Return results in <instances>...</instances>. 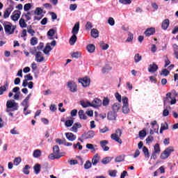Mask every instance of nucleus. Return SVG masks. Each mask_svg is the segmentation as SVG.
Here are the masks:
<instances>
[{"label":"nucleus","mask_w":178,"mask_h":178,"mask_svg":"<svg viewBox=\"0 0 178 178\" xmlns=\"http://www.w3.org/2000/svg\"><path fill=\"white\" fill-rule=\"evenodd\" d=\"M99 155H98V154H96L92 159V164L95 166L97 165V163H98V162H99Z\"/></svg>","instance_id":"nucleus-19"},{"label":"nucleus","mask_w":178,"mask_h":178,"mask_svg":"<svg viewBox=\"0 0 178 178\" xmlns=\"http://www.w3.org/2000/svg\"><path fill=\"white\" fill-rule=\"evenodd\" d=\"M154 141V136H149L146 138L147 144H151Z\"/></svg>","instance_id":"nucleus-49"},{"label":"nucleus","mask_w":178,"mask_h":178,"mask_svg":"<svg viewBox=\"0 0 178 178\" xmlns=\"http://www.w3.org/2000/svg\"><path fill=\"white\" fill-rule=\"evenodd\" d=\"M90 104L92 108H99V106L102 105V101H101V99L98 98H96L93 99V101Z\"/></svg>","instance_id":"nucleus-7"},{"label":"nucleus","mask_w":178,"mask_h":178,"mask_svg":"<svg viewBox=\"0 0 178 178\" xmlns=\"http://www.w3.org/2000/svg\"><path fill=\"white\" fill-rule=\"evenodd\" d=\"M174 151L175 149H173V147H168L161 153L160 156L161 159H168V158L170 156V154H172V152Z\"/></svg>","instance_id":"nucleus-3"},{"label":"nucleus","mask_w":178,"mask_h":178,"mask_svg":"<svg viewBox=\"0 0 178 178\" xmlns=\"http://www.w3.org/2000/svg\"><path fill=\"white\" fill-rule=\"evenodd\" d=\"M20 15H22V12L15 10L10 16V18L13 20V22H17L19 19H20Z\"/></svg>","instance_id":"nucleus-6"},{"label":"nucleus","mask_w":178,"mask_h":178,"mask_svg":"<svg viewBox=\"0 0 178 178\" xmlns=\"http://www.w3.org/2000/svg\"><path fill=\"white\" fill-rule=\"evenodd\" d=\"M79 30H80V22H76L72 28V33L76 35L79 34Z\"/></svg>","instance_id":"nucleus-12"},{"label":"nucleus","mask_w":178,"mask_h":178,"mask_svg":"<svg viewBox=\"0 0 178 178\" xmlns=\"http://www.w3.org/2000/svg\"><path fill=\"white\" fill-rule=\"evenodd\" d=\"M38 44V39L35 37H33L31 39V45H37Z\"/></svg>","instance_id":"nucleus-41"},{"label":"nucleus","mask_w":178,"mask_h":178,"mask_svg":"<svg viewBox=\"0 0 178 178\" xmlns=\"http://www.w3.org/2000/svg\"><path fill=\"white\" fill-rule=\"evenodd\" d=\"M72 56L73 58H75V59H77V58H80V56H81V53H80V52H79V51H76V52H75V53H73V54H72Z\"/></svg>","instance_id":"nucleus-51"},{"label":"nucleus","mask_w":178,"mask_h":178,"mask_svg":"<svg viewBox=\"0 0 178 178\" xmlns=\"http://www.w3.org/2000/svg\"><path fill=\"white\" fill-rule=\"evenodd\" d=\"M86 49L89 54H93L95 51V45L94 44H88L86 47Z\"/></svg>","instance_id":"nucleus-18"},{"label":"nucleus","mask_w":178,"mask_h":178,"mask_svg":"<svg viewBox=\"0 0 178 178\" xmlns=\"http://www.w3.org/2000/svg\"><path fill=\"white\" fill-rule=\"evenodd\" d=\"M81 105L83 106V108H88V106H91V102L84 100H81Z\"/></svg>","instance_id":"nucleus-30"},{"label":"nucleus","mask_w":178,"mask_h":178,"mask_svg":"<svg viewBox=\"0 0 178 178\" xmlns=\"http://www.w3.org/2000/svg\"><path fill=\"white\" fill-rule=\"evenodd\" d=\"M118 171L116 170H108V175L111 177H116Z\"/></svg>","instance_id":"nucleus-37"},{"label":"nucleus","mask_w":178,"mask_h":178,"mask_svg":"<svg viewBox=\"0 0 178 178\" xmlns=\"http://www.w3.org/2000/svg\"><path fill=\"white\" fill-rule=\"evenodd\" d=\"M67 88L70 89L71 92H76L77 91V85L74 81H69L67 83Z\"/></svg>","instance_id":"nucleus-5"},{"label":"nucleus","mask_w":178,"mask_h":178,"mask_svg":"<svg viewBox=\"0 0 178 178\" xmlns=\"http://www.w3.org/2000/svg\"><path fill=\"white\" fill-rule=\"evenodd\" d=\"M140 150L138 149H136L135 153L133 155V157L136 159V158H138L140 156Z\"/></svg>","instance_id":"nucleus-57"},{"label":"nucleus","mask_w":178,"mask_h":178,"mask_svg":"<svg viewBox=\"0 0 178 178\" xmlns=\"http://www.w3.org/2000/svg\"><path fill=\"white\" fill-rule=\"evenodd\" d=\"M111 161H112V158L106 157L102 160V163H103V165H108Z\"/></svg>","instance_id":"nucleus-34"},{"label":"nucleus","mask_w":178,"mask_h":178,"mask_svg":"<svg viewBox=\"0 0 178 178\" xmlns=\"http://www.w3.org/2000/svg\"><path fill=\"white\" fill-rule=\"evenodd\" d=\"M158 69V65H156L155 63H153L149 65L148 72H149V73H155Z\"/></svg>","instance_id":"nucleus-10"},{"label":"nucleus","mask_w":178,"mask_h":178,"mask_svg":"<svg viewBox=\"0 0 178 178\" xmlns=\"http://www.w3.org/2000/svg\"><path fill=\"white\" fill-rule=\"evenodd\" d=\"M91 35L93 38H98L99 37V32L97 29H92L91 31Z\"/></svg>","instance_id":"nucleus-21"},{"label":"nucleus","mask_w":178,"mask_h":178,"mask_svg":"<svg viewBox=\"0 0 178 178\" xmlns=\"http://www.w3.org/2000/svg\"><path fill=\"white\" fill-rule=\"evenodd\" d=\"M122 112L125 115L129 113V112H130V108H129V106H122Z\"/></svg>","instance_id":"nucleus-43"},{"label":"nucleus","mask_w":178,"mask_h":178,"mask_svg":"<svg viewBox=\"0 0 178 178\" xmlns=\"http://www.w3.org/2000/svg\"><path fill=\"white\" fill-rule=\"evenodd\" d=\"M42 13H43V10L41 8H36L35 10V15H38V16H40V15H42Z\"/></svg>","instance_id":"nucleus-46"},{"label":"nucleus","mask_w":178,"mask_h":178,"mask_svg":"<svg viewBox=\"0 0 178 178\" xmlns=\"http://www.w3.org/2000/svg\"><path fill=\"white\" fill-rule=\"evenodd\" d=\"M154 151L153 152H156L157 154H159L161 152V147H159V144L156 143L154 146Z\"/></svg>","instance_id":"nucleus-39"},{"label":"nucleus","mask_w":178,"mask_h":178,"mask_svg":"<svg viewBox=\"0 0 178 178\" xmlns=\"http://www.w3.org/2000/svg\"><path fill=\"white\" fill-rule=\"evenodd\" d=\"M109 99L108 97H104L102 102L103 106H108V105H109Z\"/></svg>","instance_id":"nucleus-42"},{"label":"nucleus","mask_w":178,"mask_h":178,"mask_svg":"<svg viewBox=\"0 0 178 178\" xmlns=\"http://www.w3.org/2000/svg\"><path fill=\"white\" fill-rule=\"evenodd\" d=\"M86 148H88V149H91V152H95V147H94V145L91 143L86 144Z\"/></svg>","instance_id":"nucleus-38"},{"label":"nucleus","mask_w":178,"mask_h":178,"mask_svg":"<svg viewBox=\"0 0 178 178\" xmlns=\"http://www.w3.org/2000/svg\"><path fill=\"white\" fill-rule=\"evenodd\" d=\"M27 32L31 35V37H34V35H35V31L33 29V26H29L27 27Z\"/></svg>","instance_id":"nucleus-29"},{"label":"nucleus","mask_w":178,"mask_h":178,"mask_svg":"<svg viewBox=\"0 0 178 178\" xmlns=\"http://www.w3.org/2000/svg\"><path fill=\"white\" fill-rule=\"evenodd\" d=\"M63 156V155L60 154V149H59V146L54 145L53 147V153L49 155V159H59Z\"/></svg>","instance_id":"nucleus-1"},{"label":"nucleus","mask_w":178,"mask_h":178,"mask_svg":"<svg viewBox=\"0 0 178 178\" xmlns=\"http://www.w3.org/2000/svg\"><path fill=\"white\" fill-rule=\"evenodd\" d=\"M141 59H143V57L138 54H136L134 56V60H135V63H138V62H140Z\"/></svg>","instance_id":"nucleus-35"},{"label":"nucleus","mask_w":178,"mask_h":178,"mask_svg":"<svg viewBox=\"0 0 178 178\" xmlns=\"http://www.w3.org/2000/svg\"><path fill=\"white\" fill-rule=\"evenodd\" d=\"M86 30H90L92 29V24L90 22H87L86 24Z\"/></svg>","instance_id":"nucleus-60"},{"label":"nucleus","mask_w":178,"mask_h":178,"mask_svg":"<svg viewBox=\"0 0 178 178\" xmlns=\"http://www.w3.org/2000/svg\"><path fill=\"white\" fill-rule=\"evenodd\" d=\"M30 9H31V4L30 3H26V4L24 5V10H25V12H27L28 10H30Z\"/></svg>","instance_id":"nucleus-52"},{"label":"nucleus","mask_w":178,"mask_h":178,"mask_svg":"<svg viewBox=\"0 0 178 178\" xmlns=\"http://www.w3.org/2000/svg\"><path fill=\"white\" fill-rule=\"evenodd\" d=\"M109 142L108 140H102L100 142V145L103 148L104 151H109V147L106 146Z\"/></svg>","instance_id":"nucleus-16"},{"label":"nucleus","mask_w":178,"mask_h":178,"mask_svg":"<svg viewBox=\"0 0 178 178\" xmlns=\"http://www.w3.org/2000/svg\"><path fill=\"white\" fill-rule=\"evenodd\" d=\"M120 107V103H115L112 106V110L113 111V112H115L116 113L119 112Z\"/></svg>","instance_id":"nucleus-24"},{"label":"nucleus","mask_w":178,"mask_h":178,"mask_svg":"<svg viewBox=\"0 0 178 178\" xmlns=\"http://www.w3.org/2000/svg\"><path fill=\"white\" fill-rule=\"evenodd\" d=\"M42 154V152L40 149H35L33 152V158H40L41 155Z\"/></svg>","instance_id":"nucleus-26"},{"label":"nucleus","mask_w":178,"mask_h":178,"mask_svg":"<svg viewBox=\"0 0 178 178\" xmlns=\"http://www.w3.org/2000/svg\"><path fill=\"white\" fill-rule=\"evenodd\" d=\"M123 161H124V157L122 156H119L115 158V162H123Z\"/></svg>","instance_id":"nucleus-59"},{"label":"nucleus","mask_w":178,"mask_h":178,"mask_svg":"<svg viewBox=\"0 0 178 178\" xmlns=\"http://www.w3.org/2000/svg\"><path fill=\"white\" fill-rule=\"evenodd\" d=\"M169 24H170L169 19H165L163 21L161 24V28L163 29V30H168V27H169Z\"/></svg>","instance_id":"nucleus-13"},{"label":"nucleus","mask_w":178,"mask_h":178,"mask_svg":"<svg viewBox=\"0 0 178 178\" xmlns=\"http://www.w3.org/2000/svg\"><path fill=\"white\" fill-rule=\"evenodd\" d=\"M30 165H25L24 168L23 169V172L24 173V175H29L30 174V171L29 170V169H30Z\"/></svg>","instance_id":"nucleus-44"},{"label":"nucleus","mask_w":178,"mask_h":178,"mask_svg":"<svg viewBox=\"0 0 178 178\" xmlns=\"http://www.w3.org/2000/svg\"><path fill=\"white\" fill-rule=\"evenodd\" d=\"M155 33V29L154 28H149L145 32V34L147 37H149V35H152Z\"/></svg>","instance_id":"nucleus-20"},{"label":"nucleus","mask_w":178,"mask_h":178,"mask_svg":"<svg viewBox=\"0 0 178 178\" xmlns=\"http://www.w3.org/2000/svg\"><path fill=\"white\" fill-rule=\"evenodd\" d=\"M94 136H95V133L94 132V131H89L87 133L86 138H93Z\"/></svg>","instance_id":"nucleus-40"},{"label":"nucleus","mask_w":178,"mask_h":178,"mask_svg":"<svg viewBox=\"0 0 178 178\" xmlns=\"http://www.w3.org/2000/svg\"><path fill=\"white\" fill-rule=\"evenodd\" d=\"M19 24L21 29H26V27H27V23H26V21H24V18H21L19 19Z\"/></svg>","instance_id":"nucleus-28"},{"label":"nucleus","mask_w":178,"mask_h":178,"mask_svg":"<svg viewBox=\"0 0 178 178\" xmlns=\"http://www.w3.org/2000/svg\"><path fill=\"white\" fill-rule=\"evenodd\" d=\"M20 162H22V159L20 157H17L14 159V165H15V166L19 165Z\"/></svg>","instance_id":"nucleus-47"},{"label":"nucleus","mask_w":178,"mask_h":178,"mask_svg":"<svg viewBox=\"0 0 178 178\" xmlns=\"http://www.w3.org/2000/svg\"><path fill=\"white\" fill-rule=\"evenodd\" d=\"M170 72L169 71H168V70L166 69H163V70H161V76H168V74H170Z\"/></svg>","instance_id":"nucleus-50"},{"label":"nucleus","mask_w":178,"mask_h":178,"mask_svg":"<svg viewBox=\"0 0 178 178\" xmlns=\"http://www.w3.org/2000/svg\"><path fill=\"white\" fill-rule=\"evenodd\" d=\"M79 81L81 83V84H82L83 87H88V86H90V83L91 82L90 79L88 77L79 79Z\"/></svg>","instance_id":"nucleus-9"},{"label":"nucleus","mask_w":178,"mask_h":178,"mask_svg":"<svg viewBox=\"0 0 178 178\" xmlns=\"http://www.w3.org/2000/svg\"><path fill=\"white\" fill-rule=\"evenodd\" d=\"M4 27V31L6 34L8 35H11V34L15 33V26H12V24L10 22H6L3 24Z\"/></svg>","instance_id":"nucleus-2"},{"label":"nucleus","mask_w":178,"mask_h":178,"mask_svg":"<svg viewBox=\"0 0 178 178\" xmlns=\"http://www.w3.org/2000/svg\"><path fill=\"white\" fill-rule=\"evenodd\" d=\"M65 136L69 141H74V140H76V136H74V134H73L72 133H66Z\"/></svg>","instance_id":"nucleus-17"},{"label":"nucleus","mask_w":178,"mask_h":178,"mask_svg":"<svg viewBox=\"0 0 178 178\" xmlns=\"http://www.w3.org/2000/svg\"><path fill=\"white\" fill-rule=\"evenodd\" d=\"M49 109H50V111H51V112H55V111H56V109H58V108L56 107V105H55V104H51V105L50 106Z\"/></svg>","instance_id":"nucleus-62"},{"label":"nucleus","mask_w":178,"mask_h":178,"mask_svg":"<svg viewBox=\"0 0 178 178\" xmlns=\"http://www.w3.org/2000/svg\"><path fill=\"white\" fill-rule=\"evenodd\" d=\"M76 41H77V36L72 34V36L70 39V45H74V44H76Z\"/></svg>","instance_id":"nucleus-31"},{"label":"nucleus","mask_w":178,"mask_h":178,"mask_svg":"<svg viewBox=\"0 0 178 178\" xmlns=\"http://www.w3.org/2000/svg\"><path fill=\"white\" fill-rule=\"evenodd\" d=\"M8 87H9V84L8 83V82H6V83L3 86L0 87V95H3V92L6 91Z\"/></svg>","instance_id":"nucleus-25"},{"label":"nucleus","mask_w":178,"mask_h":178,"mask_svg":"<svg viewBox=\"0 0 178 178\" xmlns=\"http://www.w3.org/2000/svg\"><path fill=\"white\" fill-rule=\"evenodd\" d=\"M6 108H10L12 109L13 108V111H17V108H19V104L15 102V100L11 99L8 100L6 102Z\"/></svg>","instance_id":"nucleus-4"},{"label":"nucleus","mask_w":178,"mask_h":178,"mask_svg":"<svg viewBox=\"0 0 178 178\" xmlns=\"http://www.w3.org/2000/svg\"><path fill=\"white\" fill-rule=\"evenodd\" d=\"M116 116H117L116 113L114 111L113 112L111 111L108 113V119L109 120H115Z\"/></svg>","instance_id":"nucleus-22"},{"label":"nucleus","mask_w":178,"mask_h":178,"mask_svg":"<svg viewBox=\"0 0 178 178\" xmlns=\"http://www.w3.org/2000/svg\"><path fill=\"white\" fill-rule=\"evenodd\" d=\"M81 127V124L80 123H75L73 127H72V131H77V129H80Z\"/></svg>","instance_id":"nucleus-33"},{"label":"nucleus","mask_w":178,"mask_h":178,"mask_svg":"<svg viewBox=\"0 0 178 178\" xmlns=\"http://www.w3.org/2000/svg\"><path fill=\"white\" fill-rule=\"evenodd\" d=\"M119 2L123 5H130V3H131V0H119Z\"/></svg>","instance_id":"nucleus-45"},{"label":"nucleus","mask_w":178,"mask_h":178,"mask_svg":"<svg viewBox=\"0 0 178 178\" xmlns=\"http://www.w3.org/2000/svg\"><path fill=\"white\" fill-rule=\"evenodd\" d=\"M22 17H25L26 19V22L31 20V13L28 12L26 14H23Z\"/></svg>","instance_id":"nucleus-36"},{"label":"nucleus","mask_w":178,"mask_h":178,"mask_svg":"<svg viewBox=\"0 0 178 178\" xmlns=\"http://www.w3.org/2000/svg\"><path fill=\"white\" fill-rule=\"evenodd\" d=\"M78 115L80 119H83V120H86L87 119V115L84 114V111L83 110H80L78 113Z\"/></svg>","instance_id":"nucleus-32"},{"label":"nucleus","mask_w":178,"mask_h":178,"mask_svg":"<svg viewBox=\"0 0 178 178\" xmlns=\"http://www.w3.org/2000/svg\"><path fill=\"white\" fill-rule=\"evenodd\" d=\"M145 136H147V131L145 129L139 131V137H145Z\"/></svg>","instance_id":"nucleus-56"},{"label":"nucleus","mask_w":178,"mask_h":178,"mask_svg":"<svg viewBox=\"0 0 178 178\" xmlns=\"http://www.w3.org/2000/svg\"><path fill=\"white\" fill-rule=\"evenodd\" d=\"M108 23L110 26H115V19L113 17H110L108 19Z\"/></svg>","instance_id":"nucleus-53"},{"label":"nucleus","mask_w":178,"mask_h":178,"mask_svg":"<svg viewBox=\"0 0 178 178\" xmlns=\"http://www.w3.org/2000/svg\"><path fill=\"white\" fill-rule=\"evenodd\" d=\"M115 98L120 104L122 102V96L118 92L115 93Z\"/></svg>","instance_id":"nucleus-61"},{"label":"nucleus","mask_w":178,"mask_h":178,"mask_svg":"<svg viewBox=\"0 0 178 178\" xmlns=\"http://www.w3.org/2000/svg\"><path fill=\"white\" fill-rule=\"evenodd\" d=\"M91 161H88L86 162V163L84 164V168L86 169H90V168H91Z\"/></svg>","instance_id":"nucleus-58"},{"label":"nucleus","mask_w":178,"mask_h":178,"mask_svg":"<svg viewBox=\"0 0 178 178\" xmlns=\"http://www.w3.org/2000/svg\"><path fill=\"white\" fill-rule=\"evenodd\" d=\"M65 126L67 127H72L73 126V120H68L65 122Z\"/></svg>","instance_id":"nucleus-54"},{"label":"nucleus","mask_w":178,"mask_h":178,"mask_svg":"<svg viewBox=\"0 0 178 178\" xmlns=\"http://www.w3.org/2000/svg\"><path fill=\"white\" fill-rule=\"evenodd\" d=\"M52 51V48L51 47V43H47L46 44L45 48L43 50V52L45 55H49V53Z\"/></svg>","instance_id":"nucleus-15"},{"label":"nucleus","mask_w":178,"mask_h":178,"mask_svg":"<svg viewBox=\"0 0 178 178\" xmlns=\"http://www.w3.org/2000/svg\"><path fill=\"white\" fill-rule=\"evenodd\" d=\"M24 77H25V79L27 80L28 81L33 80V76H31V74H26Z\"/></svg>","instance_id":"nucleus-64"},{"label":"nucleus","mask_w":178,"mask_h":178,"mask_svg":"<svg viewBox=\"0 0 178 178\" xmlns=\"http://www.w3.org/2000/svg\"><path fill=\"white\" fill-rule=\"evenodd\" d=\"M13 9H14L13 6H9V7L7 8L6 9V10L4 11L3 18L8 19V17H9V16H10V13H12V12H13Z\"/></svg>","instance_id":"nucleus-8"},{"label":"nucleus","mask_w":178,"mask_h":178,"mask_svg":"<svg viewBox=\"0 0 178 178\" xmlns=\"http://www.w3.org/2000/svg\"><path fill=\"white\" fill-rule=\"evenodd\" d=\"M161 129H162V130H168V123L166 122L162 123Z\"/></svg>","instance_id":"nucleus-63"},{"label":"nucleus","mask_w":178,"mask_h":178,"mask_svg":"<svg viewBox=\"0 0 178 178\" xmlns=\"http://www.w3.org/2000/svg\"><path fill=\"white\" fill-rule=\"evenodd\" d=\"M47 35H49V37H54V35H55V31L54 29H50L47 32Z\"/></svg>","instance_id":"nucleus-55"},{"label":"nucleus","mask_w":178,"mask_h":178,"mask_svg":"<svg viewBox=\"0 0 178 178\" xmlns=\"http://www.w3.org/2000/svg\"><path fill=\"white\" fill-rule=\"evenodd\" d=\"M35 175H38L41 172V165L37 163L33 166Z\"/></svg>","instance_id":"nucleus-27"},{"label":"nucleus","mask_w":178,"mask_h":178,"mask_svg":"<svg viewBox=\"0 0 178 178\" xmlns=\"http://www.w3.org/2000/svg\"><path fill=\"white\" fill-rule=\"evenodd\" d=\"M111 140H114V141H116L119 144H122V143H123V141H122V139H120V136L115 134H111Z\"/></svg>","instance_id":"nucleus-14"},{"label":"nucleus","mask_w":178,"mask_h":178,"mask_svg":"<svg viewBox=\"0 0 178 178\" xmlns=\"http://www.w3.org/2000/svg\"><path fill=\"white\" fill-rule=\"evenodd\" d=\"M143 152L145 155V158L146 159H149V150H148V148H147V147L144 146L143 147Z\"/></svg>","instance_id":"nucleus-23"},{"label":"nucleus","mask_w":178,"mask_h":178,"mask_svg":"<svg viewBox=\"0 0 178 178\" xmlns=\"http://www.w3.org/2000/svg\"><path fill=\"white\" fill-rule=\"evenodd\" d=\"M123 106H129V98L127 97H122Z\"/></svg>","instance_id":"nucleus-48"},{"label":"nucleus","mask_w":178,"mask_h":178,"mask_svg":"<svg viewBox=\"0 0 178 178\" xmlns=\"http://www.w3.org/2000/svg\"><path fill=\"white\" fill-rule=\"evenodd\" d=\"M44 58L42 56V53L40 51L36 52L35 54V61L38 63L44 62Z\"/></svg>","instance_id":"nucleus-11"}]
</instances>
